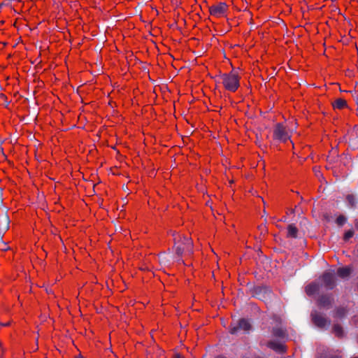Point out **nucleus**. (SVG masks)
I'll return each mask as SVG.
<instances>
[{
  "label": "nucleus",
  "mask_w": 358,
  "mask_h": 358,
  "mask_svg": "<svg viewBox=\"0 0 358 358\" xmlns=\"http://www.w3.org/2000/svg\"><path fill=\"white\" fill-rule=\"evenodd\" d=\"M172 236L173 238V249L178 258L180 259L185 252H188L189 255L193 253V244L191 238L176 231L172 232Z\"/></svg>",
  "instance_id": "1"
},
{
  "label": "nucleus",
  "mask_w": 358,
  "mask_h": 358,
  "mask_svg": "<svg viewBox=\"0 0 358 358\" xmlns=\"http://www.w3.org/2000/svg\"><path fill=\"white\" fill-rule=\"evenodd\" d=\"M225 90L236 92L240 87L241 76L238 72L231 71L228 73H222L219 76Z\"/></svg>",
  "instance_id": "2"
},
{
  "label": "nucleus",
  "mask_w": 358,
  "mask_h": 358,
  "mask_svg": "<svg viewBox=\"0 0 358 358\" xmlns=\"http://www.w3.org/2000/svg\"><path fill=\"white\" fill-rule=\"evenodd\" d=\"M291 136L289 134L287 127L281 122L276 123L273 127V139L279 143H286L290 140Z\"/></svg>",
  "instance_id": "3"
},
{
  "label": "nucleus",
  "mask_w": 358,
  "mask_h": 358,
  "mask_svg": "<svg viewBox=\"0 0 358 358\" xmlns=\"http://www.w3.org/2000/svg\"><path fill=\"white\" fill-rule=\"evenodd\" d=\"M229 5L225 2H216L208 6V11L211 16L216 18L227 17Z\"/></svg>",
  "instance_id": "4"
},
{
  "label": "nucleus",
  "mask_w": 358,
  "mask_h": 358,
  "mask_svg": "<svg viewBox=\"0 0 358 358\" xmlns=\"http://www.w3.org/2000/svg\"><path fill=\"white\" fill-rule=\"evenodd\" d=\"M320 279L327 289H333L336 286L335 274L329 271H325L320 275Z\"/></svg>",
  "instance_id": "5"
},
{
  "label": "nucleus",
  "mask_w": 358,
  "mask_h": 358,
  "mask_svg": "<svg viewBox=\"0 0 358 358\" xmlns=\"http://www.w3.org/2000/svg\"><path fill=\"white\" fill-rule=\"evenodd\" d=\"M252 329V325L249 321L245 318H241L238 320L236 324H231L229 329V332L231 334H236L240 330L249 331Z\"/></svg>",
  "instance_id": "6"
},
{
  "label": "nucleus",
  "mask_w": 358,
  "mask_h": 358,
  "mask_svg": "<svg viewBox=\"0 0 358 358\" xmlns=\"http://www.w3.org/2000/svg\"><path fill=\"white\" fill-rule=\"evenodd\" d=\"M311 321L318 328L322 329L327 325L328 320L320 313L313 310L310 313Z\"/></svg>",
  "instance_id": "7"
},
{
  "label": "nucleus",
  "mask_w": 358,
  "mask_h": 358,
  "mask_svg": "<svg viewBox=\"0 0 358 358\" xmlns=\"http://www.w3.org/2000/svg\"><path fill=\"white\" fill-rule=\"evenodd\" d=\"M334 302L333 298L329 294H322L317 299V305L319 308L329 309L332 306Z\"/></svg>",
  "instance_id": "8"
},
{
  "label": "nucleus",
  "mask_w": 358,
  "mask_h": 358,
  "mask_svg": "<svg viewBox=\"0 0 358 358\" xmlns=\"http://www.w3.org/2000/svg\"><path fill=\"white\" fill-rule=\"evenodd\" d=\"M266 347L281 354H285L287 351V347L286 345L275 341H268L266 343Z\"/></svg>",
  "instance_id": "9"
},
{
  "label": "nucleus",
  "mask_w": 358,
  "mask_h": 358,
  "mask_svg": "<svg viewBox=\"0 0 358 358\" xmlns=\"http://www.w3.org/2000/svg\"><path fill=\"white\" fill-rule=\"evenodd\" d=\"M320 290V285L315 282H312L307 285L305 287V292L309 296L314 295Z\"/></svg>",
  "instance_id": "10"
},
{
  "label": "nucleus",
  "mask_w": 358,
  "mask_h": 358,
  "mask_svg": "<svg viewBox=\"0 0 358 358\" xmlns=\"http://www.w3.org/2000/svg\"><path fill=\"white\" fill-rule=\"evenodd\" d=\"M272 335L277 338L285 339L288 336V334L285 329L281 327H274L271 331Z\"/></svg>",
  "instance_id": "11"
},
{
  "label": "nucleus",
  "mask_w": 358,
  "mask_h": 358,
  "mask_svg": "<svg viewBox=\"0 0 358 358\" xmlns=\"http://www.w3.org/2000/svg\"><path fill=\"white\" fill-rule=\"evenodd\" d=\"M331 105L334 110H343L348 107L347 101L343 98L336 99L334 102H332Z\"/></svg>",
  "instance_id": "12"
},
{
  "label": "nucleus",
  "mask_w": 358,
  "mask_h": 358,
  "mask_svg": "<svg viewBox=\"0 0 358 358\" xmlns=\"http://www.w3.org/2000/svg\"><path fill=\"white\" fill-rule=\"evenodd\" d=\"M287 238H296L298 236L299 229L294 224H289L287 227Z\"/></svg>",
  "instance_id": "13"
},
{
  "label": "nucleus",
  "mask_w": 358,
  "mask_h": 358,
  "mask_svg": "<svg viewBox=\"0 0 358 358\" xmlns=\"http://www.w3.org/2000/svg\"><path fill=\"white\" fill-rule=\"evenodd\" d=\"M348 310L345 307L338 306L334 310V317L335 318L342 319L346 316Z\"/></svg>",
  "instance_id": "14"
},
{
  "label": "nucleus",
  "mask_w": 358,
  "mask_h": 358,
  "mask_svg": "<svg viewBox=\"0 0 358 358\" xmlns=\"http://www.w3.org/2000/svg\"><path fill=\"white\" fill-rule=\"evenodd\" d=\"M351 273L352 268L348 266L339 267L337 269V275L341 278H345L350 276Z\"/></svg>",
  "instance_id": "15"
},
{
  "label": "nucleus",
  "mask_w": 358,
  "mask_h": 358,
  "mask_svg": "<svg viewBox=\"0 0 358 358\" xmlns=\"http://www.w3.org/2000/svg\"><path fill=\"white\" fill-rule=\"evenodd\" d=\"M266 289L267 287L264 285L254 286L250 289V294L252 296H256L264 292Z\"/></svg>",
  "instance_id": "16"
},
{
  "label": "nucleus",
  "mask_w": 358,
  "mask_h": 358,
  "mask_svg": "<svg viewBox=\"0 0 358 358\" xmlns=\"http://www.w3.org/2000/svg\"><path fill=\"white\" fill-rule=\"evenodd\" d=\"M332 333L338 338L344 337V330L339 324H334L332 327Z\"/></svg>",
  "instance_id": "17"
},
{
  "label": "nucleus",
  "mask_w": 358,
  "mask_h": 358,
  "mask_svg": "<svg viewBox=\"0 0 358 358\" xmlns=\"http://www.w3.org/2000/svg\"><path fill=\"white\" fill-rule=\"evenodd\" d=\"M116 153V159L119 164H122L124 162V156L121 155L120 151L116 149L115 146H113V152Z\"/></svg>",
  "instance_id": "18"
},
{
  "label": "nucleus",
  "mask_w": 358,
  "mask_h": 358,
  "mask_svg": "<svg viewBox=\"0 0 358 358\" xmlns=\"http://www.w3.org/2000/svg\"><path fill=\"white\" fill-rule=\"evenodd\" d=\"M257 229L260 231V236H262L264 238L268 234V230L265 224L259 225Z\"/></svg>",
  "instance_id": "19"
},
{
  "label": "nucleus",
  "mask_w": 358,
  "mask_h": 358,
  "mask_svg": "<svg viewBox=\"0 0 358 358\" xmlns=\"http://www.w3.org/2000/svg\"><path fill=\"white\" fill-rule=\"evenodd\" d=\"M346 222V217L343 215L337 217L336 222L338 226H343Z\"/></svg>",
  "instance_id": "20"
},
{
  "label": "nucleus",
  "mask_w": 358,
  "mask_h": 358,
  "mask_svg": "<svg viewBox=\"0 0 358 358\" xmlns=\"http://www.w3.org/2000/svg\"><path fill=\"white\" fill-rule=\"evenodd\" d=\"M354 236V231L352 229L348 230L343 235V241H348L350 238Z\"/></svg>",
  "instance_id": "21"
},
{
  "label": "nucleus",
  "mask_w": 358,
  "mask_h": 358,
  "mask_svg": "<svg viewBox=\"0 0 358 358\" xmlns=\"http://www.w3.org/2000/svg\"><path fill=\"white\" fill-rule=\"evenodd\" d=\"M346 201L351 207L355 206V196L353 194H348L346 196Z\"/></svg>",
  "instance_id": "22"
},
{
  "label": "nucleus",
  "mask_w": 358,
  "mask_h": 358,
  "mask_svg": "<svg viewBox=\"0 0 358 358\" xmlns=\"http://www.w3.org/2000/svg\"><path fill=\"white\" fill-rule=\"evenodd\" d=\"M117 60L120 64L122 63V64H124V68L127 67V57L124 54H121L120 56H118Z\"/></svg>",
  "instance_id": "23"
},
{
  "label": "nucleus",
  "mask_w": 358,
  "mask_h": 358,
  "mask_svg": "<svg viewBox=\"0 0 358 358\" xmlns=\"http://www.w3.org/2000/svg\"><path fill=\"white\" fill-rule=\"evenodd\" d=\"M113 123H120L122 120H123V118L122 117L121 115H118V113L116 112L115 114V110H113Z\"/></svg>",
  "instance_id": "24"
},
{
  "label": "nucleus",
  "mask_w": 358,
  "mask_h": 358,
  "mask_svg": "<svg viewBox=\"0 0 358 358\" xmlns=\"http://www.w3.org/2000/svg\"><path fill=\"white\" fill-rule=\"evenodd\" d=\"M122 167V164H113V175H120V173L117 172L116 170H117L118 168Z\"/></svg>",
  "instance_id": "25"
},
{
  "label": "nucleus",
  "mask_w": 358,
  "mask_h": 358,
  "mask_svg": "<svg viewBox=\"0 0 358 358\" xmlns=\"http://www.w3.org/2000/svg\"><path fill=\"white\" fill-rule=\"evenodd\" d=\"M318 358H341V357H339L338 355H331V356H329L327 354H321L318 357Z\"/></svg>",
  "instance_id": "26"
},
{
  "label": "nucleus",
  "mask_w": 358,
  "mask_h": 358,
  "mask_svg": "<svg viewBox=\"0 0 358 358\" xmlns=\"http://www.w3.org/2000/svg\"><path fill=\"white\" fill-rule=\"evenodd\" d=\"M273 319L278 323H281V318L280 316L273 315Z\"/></svg>",
  "instance_id": "27"
},
{
  "label": "nucleus",
  "mask_w": 358,
  "mask_h": 358,
  "mask_svg": "<svg viewBox=\"0 0 358 358\" xmlns=\"http://www.w3.org/2000/svg\"><path fill=\"white\" fill-rule=\"evenodd\" d=\"M173 358H185V357L180 353H176L173 355Z\"/></svg>",
  "instance_id": "28"
},
{
  "label": "nucleus",
  "mask_w": 358,
  "mask_h": 358,
  "mask_svg": "<svg viewBox=\"0 0 358 358\" xmlns=\"http://www.w3.org/2000/svg\"><path fill=\"white\" fill-rule=\"evenodd\" d=\"M323 217L325 220L329 221V215L328 213L323 214Z\"/></svg>",
  "instance_id": "29"
},
{
  "label": "nucleus",
  "mask_w": 358,
  "mask_h": 358,
  "mask_svg": "<svg viewBox=\"0 0 358 358\" xmlns=\"http://www.w3.org/2000/svg\"><path fill=\"white\" fill-rule=\"evenodd\" d=\"M355 228L358 230V219L355 220Z\"/></svg>",
  "instance_id": "30"
},
{
  "label": "nucleus",
  "mask_w": 358,
  "mask_h": 358,
  "mask_svg": "<svg viewBox=\"0 0 358 358\" xmlns=\"http://www.w3.org/2000/svg\"><path fill=\"white\" fill-rule=\"evenodd\" d=\"M214 358H227V357L224 355H220L215 356Z\"/></svg>",
  "instance_id": "31"
},
{
  "label": "nucleus",
  "mask_w": 358,
  "mask_h": 358,
  "mask_svg": "<svg viewBox=\"0 0 358 358\" xmlns=\"http://www.w3.org/2000/svg\"><path fill=\"white\" fill-rule=\"evenodd\" d=\"M120 214H122V217H123L124 216V215H125V213L123 212L122 210H121L120 213L119 214V217H117L118 219L120 217Z\"/></svg>",
  "instance_id": "32"
},
{
  "label": "nucleus",
  "mask_w": 358,
  "mask_h": 358,
  "mask_svg": "<svg viewBox=\"0 0 358 358\" xmlns=\"http://www.w3.org/2000/svg\"><path fill=\"white\" fill-rule=\"evenodd\" d=\"M8 324L9 323H0V325L3 327L8 326Z\"/></svg>",
  "instance_id": "33"
},
{
  "label": "nucleus",
  "mask_w": 358,
  "mask_h": 358,
  "mask_svg": "<svg viewBox=\"0 0 358 358\" xmlns=\"http://www.w3.org/2000/svg\"><path fill=\"white\" fill-rule=\"evenodd\" d=\"M124 232H126L127 234H129V231L127 229H125Z\"/></svg>",
  "instance_id": "34"
},
{
  "label": "nucleus",
  "mask_w": 358,
  "mask_h": 358,
  "mask_svg": "<svg viewBox=\"0 0 358 358\" xmlns=\"http://www.w3.org/2000/svg\"><path fill=\"white\" fill-rule=\"evenodd\" d=\"M255 358H264V357H260V356H256Z\"/></svg>",
  "instance_id": "35"
},
{
  "label": "nucleus",
  "mask_w": 358,
  "mask_h": 358,
  "mask_svg": "<svg viewBox=\"0 0 358 358\" xmlns=\"http://www.w3.org/2000/svg\"><path fill=\"white\" fill-rule=\"evenodd\" d=\"M115 51L119 52V50L116 46H115Z\"/></svg>",
  "instance_id": "36"
},
{
  "label": "nucleus",
  "mask_w": 358,
  "mask_h": 358,
  "mask_svg": "<svg viewBox=\"0 0 358 358\" xmlns=\"http://www.w3.org/2000/svg\"><path fill=\"white\" fill-rule=\"evenodd\" d=\"M351 358H358V357L357 356H355V357H352Z\"/></svg>",
  "instance_id": "37"
},
{
  "label": "nucleus",
  "mask_w": 358,
  "mask_h": 358,
  "mask_svg": "<svg viewBox=\"0 0 358 358\" xmlns=\"http://www.w3.org/2000/svg\"><path fill=\"white\" fill-rule=\"evenodd\" d=\"M116 3V1H115V0H113V3Z\"/></svg>",
  "instance_id": "38"
},
{
  "label": "nucleus",
  "mask_w": 358,
  "mask_h": 358,
  "mask_svg": "<svg viewBox=\"0 0 358 358\" xmlns=\"http://www.w3.org/2000/svg\"><path fill=\"white\" fill-rule=\"evenodd\" d=\"M80 358H83V357H80Z\"/></svg>",
  "instance_id": "39"
},
{
  "label": "nucleus",
  "mask_w": 358,
  "mask_h": 358,
  "mask_svg": "<svg viewBox=\"0 0 358 358\" xmlns=\"http://www.w3.org/2000/svg\"><path fill=\"white\" fill-rule=\"evenodd\" d=\"M357 115H358V110H357Z\"/></svg>",
  "instance_id": "40"
}]
</instances>
